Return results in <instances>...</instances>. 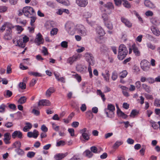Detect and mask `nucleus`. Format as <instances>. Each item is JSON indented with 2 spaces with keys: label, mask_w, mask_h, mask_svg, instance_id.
<instances>
[{
  "label": "nucleus",
  "mask_w": 160,
  "mask_h": 160,
  "mask_svg": "<svg viewBox=\"0 0 160 160\" xmlns=\"http://www.w3.org/2000/svg\"><path fill=\"white\" fill-rule=\"evenodd\" d=\"M151 30L153 34L156 36H158L160 34L159 29L156 27L152 26L151 27Z\"/></svg>",
  "instance_id": "obj_22"
},
{
  "label": "nucleus",
  "mask_w": 160,
  "mask_h": 160,
  "mask_svg": "<svg viewBox=\"0 0 160 160\" xmlns=\"http://www.w3.org/2000/svg\"><path fill=\"white\" fill-rule=\"evenodd\" d=\"M6 106L2 104L0 106V112L2 113L5 112Z\"/></svg>",
  "instance_id": "obj_50"
},
{
  "label": "nucleus",
  "mask_w": 160,
  "mask_h": 160,
  "mask_svg": "<svg viewBox=\"0 0 160 160\" xmlns=\"http://www.w3.org/2000/svg\"><path fill=\"white\" fill-rule=\"evenodd\" d=\"M83 16L85 18H88L91 17V13L88 12H85L83 14Z\"/></svg>",
  "instance_id": "obj_44"
},
{
  "label": "nucleus",
  "mask_w": 160,
  "mask_h": 160,
  "mask_svg": "<svg viewBox=\"0 0 160 160\" xmlns=\"http://www.w3.org/2000/svg\"><path fill=\"white\" fill-rule=\"evenodd\" d=\"M34 42L38 45L43 43L44 40L42 38V36L41 33H39L36 35Z\"/></svg>",
  "instance_id": "obj_12"
},
{
  "label": "nucleus",
  "mask_w": 160,
  "mask_h": 160,
  "mask_svg": "<svg viewBox=\"0 0 160 160\" xmlns=\"http://www.w3.org/2000/svg\"><path fill=\"white\" fill-rule=\"evenodd\" d=\"M12 136L13 139L17 138L19 139H22L23 138V134L20 131L16 130L12 133Z\"/></svg>",
  "instance_id": "obj_15"
},
{
  "label": "nucleus",
  "mask_w": 160,
  "mask_h": 160,
  "mask_svg": "<svg viewBox=\"0 0 160 160\" xmlns=\"http://www.w3.org/2000/svg\"><path fill=\"white\" fill-rule=\"evenodd\" d=\"M141 68L144 71L148 70L150 67V65L149 62L146 60H143L140 63Z\"/></svg>",
  "instance_id": "obj_10"
},
{
  "label": "nucleus",
  "mask_w": 160,
  "mask_h": 160,
  "mask_svg": "<svg viewBox=\"0 0 160 160\" xmlns=\"http://www.w3.org/2000/svg\"><path fill=\"white\" fill-rule=\"evenodd\" d=\"M27 98L25 96H22L18 100V102L20 104H23L25 103L27 101Z\"/></svg>",
  "instance_id": "obj_31"
},
{
  "label": "nucleus",
  "mask_w": 160,
  "mask_h": 160,
  "mask_svg": "<svg viewBox=\"0 0 160 160\" xmlns=\"http://www.w3.org/2000/svg\"><path fill=\"white\" fill-rule=\"evenodd\" d=\"M154 104L155 106L157 107H160V100L157 98L155 99Z\"/></svg>",
  "instance_id": "obj_47"
},
{
  "label": "nucleus",
  "mask_w": 160,
  "mask_h": 160,
  "mask_svg": "<svg viewBox=\"0 0 160 160\" xmlns=\"http://www.w3.org/2000/svg\"><path fill=\"white\" fill-rule=\"evenodd\" d=\"M97 93L98 95L100 96L102 98V100L103 101H104L106 99L105 98V95L103 93L101 90H97Z\"/></svg>",
  "instance_id": "obj_38"
},
{
  "label": "nucleus",
  "mask_w": 160,
  "mask_h": 160,
  "mask_svg": "<svg viewBox=\"0 0 160 160\" xmlns=\"http://www.w3.org/2000/svg\"><path fill=\"white\" fill-rule=\"evenodd\" d=\"M7 8L5 6H2L0 7V12H4L7 11Z\"/></svg>",
  "instance_id": "obj_62"
},
{
  "label": "nucleus",
  "mask_w": 160,
  "mask_h": 160,
  "mask_svg": "<svg viewBox=\"0 0 160 160\" xmlns=\"http://www.w3.org/2000/svg\"><path fill=\"white\" fill-rule=\"evenodd\" d=\"M32 127V125L31 123L29 122H27L26 123V126L23 128V131L26 132L28 131Z\"/></svg>",
  "instance_id": "obj_29"
},
{
  "label": "nucleus",
  "mask_w": 160,
  "mask_h": 160,
  "mask_svg": "<svg viewBox=\"0 0 160 160\" xmlns=\"http://www.w3.org/2000/svg\"><path fill=\"white\" fill-rule=\"evenodd\" d=\"M4 139L6 140H10L11 139L10 134L8 132H7L4 134Z\"/></svg>",
  "instance_id": "obj_48"
},
{
  "label": "nucleus",
  "mask_w": 160,
  "mask_h": 160,
  "mask_svg": "<svg viewBox=\"0 0 160 160\" xmlns=\"http://www.w3.org/2000/svg\"><path fill=\"white\" fill-rule=\"evenodd\" d=\"M123 1L124 2L123 5L124 7L128 8H129L130 7V4L127 1L124 0Z\"/></svg>",
  "instance_id": "obj_53"
},
{
  "label": "nucleus",
  "mask_w": 160,
  "mask_h": 160,
  "mask_svg": "<svg viewBox=\"0 0 160 160\" xmlns=\"http://www.w3.org/2000/svg\"><path fill=\"white\" fill-rule=\"evenodd\" d=\"M80 58V55L79 54H75L68 58L67 62L70 65H72L74 62L79 59Z\"/></svg>",
  "instance_id": "obj_9"
},
{
  "label": "nucleus",
  "mask_w": 160,
  "mask_h": 160,
  "mask_svg": "<svg viewBox=\"0 0 160 160\" xmlns=\"http://www.w3.org/2000/svg\"><path fill=\"white\" fill-rule=\"evenodd\" d=\"M28 74L30 75H32L35 77H42V74L40 73L37 72H28Z\"/></svg>",
  "instance_id": "obj_35"
},
{
  "label": "nucleus",
  "mask_w": 160,
  "mask_h": 160,
  "mask_svg": "<svg viewBox=\"0 0 160 160\" xmlns=\"http://www.w3.org/2000/svg\"><path fill=\"white\" fill-rule=\"evenodd\" d=\"M76 3L79 7H85L88 5V0H76Z\"/></svg>",
  "instance_id": "obj_14"
},
{
  "label": "nucleus",
  "mask_w": 160,
  "mask_h": 160,
  "mask_svg": "<svg viewBox=\"0 0 160 160\" xmlns=\"http://www.w3.org/2000/svg\"><path fill=\"white\" fill-rule=\"evenodd\" d=\"M128 74V72L126 70H124L120 73V77L121 78H125Z\"/></svg>",
  "instance_id": "obj_43"
},
{
  "label": "nucleus",
  "mask_w": 160,
  "mask_h": 160,
  "mask_svg": "<svg viewBox=\"0 0 160 160\" xmlns=\"http://www.w3.org/2000/svg\"><path fill=\"white\" fill-rule=\"evenodd\" d=\"M22 39H19L17 40L18 45L22 48H24L26 45V43L28 41L29 38L27 36L25 35L22 37Z\"/></svg>",
  "instance_id": "obj_8"
},
{
  "label": "nucleus",
  "mask_w": 160,
  "mask_h": 160,
  "mask_svg": "<svg viewBox=\"0 0 160 160\" xmlns=\"http://www.w3.org/2000/svg\"><path fill=\"white\" fill-rule=\"evenodd\" d=\"M121 20L122 22L127 27L131 28L132 27V23L127 18L124 17H121Z\"/></svg>",
  "instance_id": "obj_16"
},
{
  "label": "nucleus",
  "mask_w": 160,
  "mask_h": 160,
  "mask_svg": "<svg viewBox=\"0 0 160 160\" xmlns=\"http://www.w3.org/2000/svg\"><path fill=\"white\" fill-rule=\"evenodd\" d=\"M22 12L24 15L27 17H29L30 15H34L36 14L33 9L30 6L24 7Z\"/></svg>",
  "instance_id": "obj_6"
},
{
  "label": "nucleus",
  "mask_w": 160,
  "mask_h": 160,
  "mask_svg": "<svg viewBox=\"0 0 160 160\" xmlns=\"http://www.w3.org/2000/svg\"><path fill=\"white\" fill-rule=\"evenodd\" d=\"M114 8V5L111 2H108L100 8V9L102 12H106L109 15L112 13L111 10L113 9Z\"/></svg>",
  "instance_id": "obj_4"
},
{
  "label": "nucleus",
  "mask_w": 160,
  "mask_h": 160,
  "mask_svg": "<svg viewBox=\"0 0 160 160\" xmlns=\"http://www.w3.org/2000/svg\"><path fill=\"white\" fill-rule=\"evenodd\" d=\"M13 124L12 122H8L5 123L4 125V126H5L7 128H10L13 126Z\"/></svg>",
  "instance_id": "obj_59"
},
{
  "label": "nucleus",
  "mask_w": 160,
  "mask_h": 160,
  "mask_svg": "<svg viewBox=\"0 0 160 160\" xmlns=\"http://www.w3.org/2000/svg\"><path fill=\"white\" fill-rule=\"evenodd\" d=\"M146 45L148 48L152 50L155 49L156 48L155 46L150 42L147 43Z\"/></svg>",
  "instance_id": "obj_40"
},
{
  "label": "nucleus",
  "mask_w": 160,
  "mask_h": 160,
  "mask_svg": "<svg viewBox=\"0 0 160 160\" xmlns=\"http://www.w3.org/2000/svg\"><path fill=\"white\" fill-rule=\"evenodd\" d=\"M58 30L57 28H54L52 29L50 32V34L51 36H53L57 34Z\"/></svg>",
  "instance_id": "obj_46"
},
{
  "label": "nucleus",
  "mask_w": 160,
  "mask_h": 160,
  "mask_svg": "<svg viewBox=\"0 0 160 160\" xmlns=\"http://www.w3.org/2000/svg\"><path fill=\"white\" fill-rule=\"evenodd\" d=\"M138 113V112L135 110H133L130 113V116L131 117H134Z\"/></svg>",
  "instance_id": "obj_45"
},
{
  "label": "nucleus",
  "mask_w": 160,
  "mask_h": 160,
  "mask_svg": "<svg viewBox=\"0 0 160 160\" xmlns=\"http://www.w3.org/2000/svg\"><path fill=\"white\" fill-rule=\"evenodd\" d=\"M12 94V92L9 90H7L6 91V93L4 94V96L6 98L11 97Z\"/></svg>",
  "instance_id": "obj_41"
},
{
  "label": "nucleus",
  "mask_w": 160,
  "mask_h": 160,
  "mask_svg": "<svg viewBox=\"0 0 160 160\" xmlns=\"http://www.w3.org/2000/svg\"><path fill=\"white\" fill-rule=\"evenodd\" d=\"M109 71L108 70H106V74H104L102 73V75L103 77L105 80L107 82H109Z\"/></svg>",
  "instance_id": "obj_27"
},
{
  "label": "nucleus",
  "mask_w": 160,
  "mask_h": 160,
  "mask_svg": "<svg viewBox=\"0 0 160 160\" xmlns=\"http://www.w3.org/2000/svg\"><path fill=\"white\" fill-rule=\"evenodd\" d=\"M54 75L57 80L63 83L65 82V78L63 77H60V75L59 73H54Z\"/></svg>",
  "instance_id": "obj_23"
},
{
  "label": "nucleus",
  "mask_w": 160,
  "mask_h": 160,
  "mask_svg": "<svg viewBox=\"0 0 160 160\" xmlns=\"http://www.w3.org/2000/svg\"><path fill=\"white\" fill-rule=\"evenodd\" d=\"M144 95L145 98L147 99L153 100V98L152 95L146 93Z\"/></svg>",
  "instance_id": "obj_61"
},
{
  "label": "nucleus",
  "mask_w": 160,
  "mask_h": 160,
  "mask_svg": "<svg viewBox=\"0 0 160 160\" xmlns=\"http://www.w3.org/2000/svg\"><path fill=\"white\" fill-rule=\"evenodd\" d=\"M118 77V74L116 72L114 71L112 73V78L113 80H115Z\"/></svg>",
  "instance_id": "obj_52"
},
{
  "label": "nucleus",
  "mask_w": 160,
  "mask_h": 160,
  "mask_svg": "<svg viewBox=\"0 0 160 160\" xmlns=\"http://www.w3.org/2000/svg\"><path fill=\"white\" fill-rule=\"evenodd\" d=\"M38 132L36 130H33V132H29L27 133V136L29 138H37L38 135Z\"/></svg>",
  "instance_id": "obj_18"
},
{
  "label": "nucleus",
  "mask_w": 160,
  "mask_h": 160,
  "mask_svg": "<svg viewBox=\"0 0 160 160\" xmlns=\"http://www.w3.org/2000/svg\"><path fill=\"white\" fill-rule=\"evenodd\" d=\"M19 87L22 89H24L26 88V85L25 83L21 82L19 84Z\"/></svg>",
  "instance_id": "obj_57"
},
{
  "label": "nucleus",
  "mask_w": 160,
  "mask_h": 160,
  "mask_svg": "<svg viewBox=\"0 0 160 160\" xmlns=\"http://www.w3.org/2000/svg\"><path fill=\"white\" fill-rule=\"evenodd\" d=\"M85 56L86 61L88 62L89 64L92 65L94 61V58L92 55L89 53H86Z\"/></svg>",
  "instance_id": "obj_13"
},
{
  "label": "nucleus",
  "mask_w": 160,
  "mask_h": 160,
  "mask_svg": "<svg viewBox=\"0 0 160 160\" xmlns=\"http://www.w3.org/2000/svg\"><path fill=\"white\" fill-rule=\"evenodd\" d=\"M15 151L17 154L20 156H22L24 155L25 152L24 151L21 149L20 148H18L15 150Z\"/></svg>",
  "instance_id": "obj_32"
},
{
  "label": "nucleus",
  "mask_w": 160,
  "mask_h": 160,
  "mask_svg": "<svg viewBox=\"0 0 160 160\" xmlns=\"http://www.w3.org/2000/svg\"><path fill=\"white\" fill-rule=\"evenodd\" d=\"M65 144V142L63 140H60L57 142L56 143V146L59 147L60 146H63Z\"/></svg>",
  "instance_id": "obj_54"
},
{
  "label": "nucleus",
  "mask_w": 160,
  "mask_h": 160,
  "mask_svg": "<svg viewBox=\"0 0 160 160\" xmlns=\"http://www.w3.org/2000/svg\"><path fill=\"white\" fill-rule=\"evenodd\" d=\"M14 28L13 26L9 22H5L0 28V30L3 32L5 29H7L4 35V39L6 40H10L12 38V29Z\"/></svg>",
  "instance_id": "obj_1"
},
{
  "label": "nucleus",
  "mask_w": 160,
  "mask_h": 160,
  "mask_svg": "<svg viewBox=\"0 0 160 160\" xmlns=\"http://www.w3.org/2000/svg\"><path fill=\"white\" fill-rule=\"evenodd\" d=\"M55 92V90L53 87H50L46 91L45 95L46 97L49 98L50 97L52 93Z\"/></svg>",
  "instance_id": "obj_20"
},
{
  "label": "nucleus",
  "mask_w": 160,
  "mask_h": 160,
  "mask_svg": "<svg viewBox=\"0 0 160 160\" xmlns=\"http://www.w3.org/2000/svg\"><path fill=\"white\" fill-rule=\"evenodd\" d=\"M105 26L109 29L112 30L113 28V26L112 23L110 21H108L106 22H104Z\"/></svg>",
  "instance_id": "obj_33"
},
{
  "label": "nucleus",
  "mask_w": 160,
  "mask_h": 160,
  "mask_svg": "<svg viewBox=\"0 0 160 160\" xmlns=\"http://www.w3.org/2000/svg\"><path fill=\"white\" fill-rule=\"evenodd\" d=\"M62 4L66 6H68L70 4L69 1L68 0H63Z\"/></svg>",
  "instance_id": "obj_64"
},
{
  "label": "nucleus",
  "mask_w": 160,
  "mask_h": 160,
  "mask_svg": "<svg viewBox=\"0 0 160 160\" xmlns=\"http://www.w3.org/2000/svg\"><path fill=\"white\" fill-rule=\"evenodd\" d=\"M21 144L20 142L19 141H16L13 143L12 146L14 148H20L21 147Z\"/></svg>",
  "instance_id": "obj_39"
},
{
  "label": "nucleus",
  "mask_w": 160,
  "mask_h": 160,
  "mask_svg": "<svg viewBox=\"0 0 160 160\" xmlns=\"http://www.w3.org/2000/svg\"><path fill=\"white\" fill-rule=\"evenodd\" d=\"M80 132L82 134V136L85 140L87 141L89 140L90 135L86 128H84L81 130Z\"/></svg>",
  "instance_id": "obj_11"
},
{
  "label": "nucleus",
  "mask_w": 160,
  "mask_h": 160,
  "mask_svg": "<svg viewBox=\"0 0 160 160\" xmlns=\"http://www.w3.org/2000/svg\"><path fill=\"white\" fill-rule=\"evenodd\" d=\"M122 143L123 142L122 141H117L113 145V148L114 149H116L118 148L122 144Z\"/></svg>",
  "instance_id": "obj_30"
},
{
  "label": "nucleus",
  "mask_w": 160,
  "mask_h": 160,
  "mask_svg": "<svg viewBox=\"0 0 160 160\" xmlns=\"http://www.w3.org/2000/svg\"><path fill=\"white\" fill-rule=\"evenodd\" d=\"M67 155V152L65 153H59L56 154L55 157L56 160H60L66 157Z\"/></svg>",
  "instance_id": "obj_25"
},
{
  "label": "nucleus",
  "mask_w": 160,
  "mask_h": 160,
  "mask_svg": "<svg viewBox=\"0 0 160 160\" xmlns=\"http://www.w3.org/2000/svg\"><path fill=\"white\" fill-rule=\"evenodd\" d=\"M83 154L86 157L89 158H91L93 155L92 152L88 150L85 151L83 152Z\"/></svg>",
  "instance_id": "obj_28"
},
{
  "label": "nucleus",
  "mask_w": 160,
  "mask_h": 160,
  "mask_svg": "<svg viewBox=\"0 0 160 160\" xmlns=\"http://www.w3.org/2000/svg\"><path fill=\"white\" fill-rule=\"evenodd\" d=\"M132 48L134 53L136 56H139L140 55V52L138 50V48L135 44H133L132 45Z\"/></svg>",
  "instance_id": "obj_24"
},
{
  "label": "nucleus",
  "mask_w": 160,
  "mask_h": 160,
  "mask_svg": "<svg viewBox=\"0 0 160 160\" xmlns=\"http://www.w3.org/2000/svg\"><path fill=\"white\" fill-rule=\"evenodd\" d=\"M115 108L114 105L110 103L108 105L107 108L104 109V112L107 117L111 118L114 116Z\"/></svg>",
  "instance_id": "obj_5"
},
{
  "label": "nucleus",
  "mask_w": 160,
  "mask_h": 160,
  "mask_svg": "<svg viewBox=\"0 0 160 160\" xmlns=\"http://www.w3.org/2000/svg\"><path fill=\"white\" fill-rule=\"evenodd\" d=\"M102 15V18L104 22H106L109 20V17L108 14L106 12H103Z\"/></svg>",
  "instance_id": "obj_34"
},
{
  "label": "nucleus",
  "mask_w": 160,
  "mask_h": 160,
  "mask_svg": "<svg viewBox=\"0 0 160 160\" xmlns=\"http://www.w3.org/2000/svg\"><path fill=\"white\" fill-rule=\"evenodd\" d=\"M52 128L56 131H58L59 130V126H57L54 123H52Z\"/></svg>",
  "instance_id": "obj_60"
},
{
  "label": "nucleus",
  "mask_w": 160,
  "mask_h": 160,
  "mask_svg": "<svg viewBox=\"0 0 160 160\" xmlns=\"http://www.w3.org/2000/svg\"><path fill=\"white\" fill-rule=\"evenodd\" d=\"M35 155V153L33 152H29L27 154V157L29 158H31L34 157Z\"/></svg>",
  "instance_id": "obj_49"
},
{
  "label": "nucleus",
  "mask_w": 160,
  "mask_h": 160,
  "mask_svg": "<svg viewBox=\"0 0 160 160\" xmlns=\"http://www.w3.org/2000/svg\"><path fill=\"white\" fill-rule=\"evenodd\" d=\"M117 113L118 115L121 117L123 118H126L128 117L127 115L122 112L121 111H120L119 112H117Z\"/></svg>",
  "instance_id": "obj_42"
},
{
  "label": "nucleus",
  "mask_w": 160,
  "mask_h": 160,
  "mask_svg": "<svg viewBox=\"0 0 160 160\" xmlns=\"http://www.w3.org/2000/svg\"><path fill=\"white\" fill-rule=\"evenodd\" d=\"M143 88L147 92H149L150 90V88L146 84H143L142 85Z\"/></svg>",
  "instance_id": "obj_51"
},
{
  "label": "nucleus",
  "mask_w": 160,
  "mask_h": 160,
  "mask_svg": "<svg viewBox=\"0 0 160 160\" xmlns=\"http://www.w3.org/2000/svg\"><path fill=\"white\" fill-rule=\"evenodd\" d=\"M76 31L77 33L82 36L87 35V30L85 26L81 24L76 25Z\"/></svg>",
  "instance_id": "obj_7"
},
{
  "label": "nucleus",
  "mask_w": 160,
  "mask_h": 160,
  "mask_svg": "<svg viewBox=\"0 0 160 160\" xmlns=\"http://www.w3.org/2000/svg\"><path fill=\"white\" fill-rule=\"evenodd\" d=\"M66 30L70 35H73L76 31V25L71 22H67L65 25Z\"/></svg>",
  "instance_id": "obj_2"
},
{
  "label": "nucleus",
  "mask_w": 160,
  "mask_h": 160,
  "mask_svg": "<svg viewBox=\"0 0 160 160\" xmlns=\"http://www.w3.org/2000/svg\"><path fill=\"white\" fill-rule=\"evenodd\" d=\"M128 53V50L126 46L123 44H121L119 47L118 58L120 60H122L126 56Z\"/></svg>",
  "instance_id": "obj_3"
},
{
  "label": "nucleus",
  "mask_w": 160,
  "mask_h": 160,
  "mask_svg": "<svg viewBox=\"0 0 160 160\" xmlns=\"http://www.w3.org/2000/svg\"><path fill=\"white\" fill-rule=\"evenodd\" d=\"M73 76L74 77V78H75L78 81V82H79L81 81V77L78 74H76L74 75H73Z\"/></svg>",
  "instance_id": "obj_56"
},
{
  "label": "nucleus",
  "mask_w": 160,
  "mask_h": 160,
  "mask_svg": "<svg viewBox=\"0 0 160 160\" xmlns=\"http://www.w3.org/2000/svg\"><path fill=\"white\" fill-rule=\"evenodd\" d=\"M151 22L152 24L155 26L159 25L160 23L158 20L154 18H152L151 19Z\"/></svg>",
  "instance_id": "obj_36"
},
{
  "label": "nucleus",
  "mask_w": 160,
  "mask_h": 160,
  "mask_svg": "<svg viewBox=\"0 0 160 160\" xmlns=\"http://www.w3.org/2000/svg\"><path fill=\"white\" fill-rule=\"evenodd\" d=\"M145 6L150 8H153L155 7L154 4L148 0H145L144 2Z\"/></svg>",
  "instance_id": "obj_21"
},
{
  "label": "nucleus",
  "mask_w": 160,
  "mask_h": 160,
  "mask_svg": "<svg viewBox=\"0 0 160 160\" xmlns=\"http://www.w3.org/2000/svg\"><path fill=\"white\" fill-rule=\"evenodd\" d=\"M97 33L101 36H103L104 34V32L102 28L100 26H97L96 28Z\"/></svg>",
  "instance_id": "obj_26"
},
{
  "label": "nucleus",
  "mask_w": 160,
  "mask_h": 160,
  "mask_svg": "<svg viewBox=\"0 0 160 160\" xmlns=\"http://www.w3.org/2000/svg\"><path fill=\"white\" fill-rule=\"evenodd\" d=\"M50 102L46 99H42L40 100L38 102V106H49L50 105Z\"/></svg>",
  "instance_id": "obj_17"
},
{
  "label": "nucleus",
  "mask_w": 160,
  "mask_h": 160,
  "mask_svg": "<svg viewBox=\"0 0 160 160\" xmlns=\"http://www.w3.org/2000/svg\"><path fill=\"white\" fill-rule=\"evenodd\" d=\"M102 36H100L97 37L95 39L96 42L99 43H102L103 41V38Z\"/></svg>",
  "instance_id": "obj_37"
},
{
  "label": "nucleus",
  "mask_w": 160,
  "mask_h": 160,
  "mask_svg": "<svg viewBox=\"0 0 160 160\" xmlns=\"http://www.w3.org/2000/svg\"><path fill=\"white\" fill-rule=\"evenodd\" d=\"M90 150L91 151V152H93L94 153H97L98 152V149L95 146H92L90 148Z\"/></svg>",
  "instance_id": "obj_58"
},
{
  "label": "nucleus",
  "mask_w": 160,
  "mask_h": 160,
  "mask_svg": "<svg viewBox=\"0 0 160 160\" xmlns=\"http://www.w3.org/2000/svg\"><path fill=\"white\" fill-rule=\"evenodd\" d=\"M68 131L70 134L71 136H74V130L73 128H69L68 129Z\"/></svg>",
  "instance_id": "obj_63"
},
{
  "label": "nucleus",
  "mask_w": 160,
  "mask_h": 160,
  "mask_svg": "<svg viewBox=\"0 0 160 160\" xmlns=\"http://www.w3.org/2000/svg\"><path fill=\"white\" fill-rule=\"evenodd\" d=\"M87 67L84 65L81 64L77 65L76 67L77 70L78 71L81 72H84L87 70Z\"/></svg>",
  "instance_id": "obj_19"
},
{
  "label": "nucleus",
  "mask_w": 160,
  "mask_h": 160,
  "mask_svg": "<svg viewBox=\"0 0 160 160\" xmlns=\"http://www.w3.org/2000/svg\"><path fill=\"white\" fill-rule=\"evenodd\" d=\"M87 116L89 118H92L93 117V115L91 111H89L86 112Z\"/></svg>",
  "instance_id": "obj_55"
}]
</instances>
